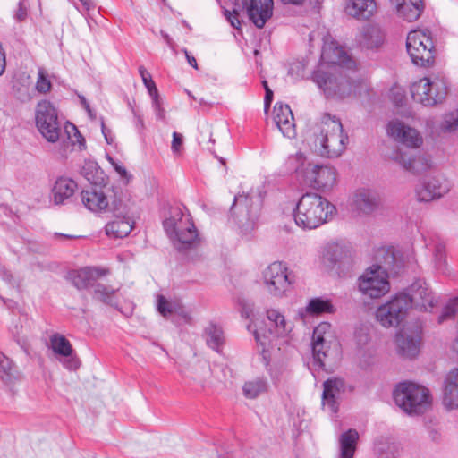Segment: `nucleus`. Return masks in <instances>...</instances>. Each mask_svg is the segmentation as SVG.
Segmentation results:
<instances>
[{
  "instance_id": "obj_53",
  "label": "nucleus",
  "mask_w": 458,
  "mask_h": 458,
  "mask_svg": "<svg viewBox=\"0 0 458 458\" xmlns=\"http://www.w3.org/2000/svg\"><path fill=\"white\" fill-rule=\"evenodd\" d=\"M112 165L114 166V170L123 177L125 179H129L131 175L128 174L125 167L118 163H116L113 158H108Z\"/></svg>"
},
{
  "instance_id": "obj_38",
  "label": "nucleus",
  "mask_w": 458,
  "mask_h": 458,
  "mask_svg": "<svg viewBox=\"0 0 458 458\" xmlns=\"http://www.w3.org/2000/svg\"><path fill=\"white\" fill-rule=\"evenodd\" d=\"M50 345L56 354L68 357L72 352L70 342L62 335L55 334L50 338Z\"/></svg>"
},
{
  "instance_id": "obj_55",
  "label": "nucleus",
  "mask_w": 458,
  "mask_h": 458,
  "mask_svg": "<svg viewBox=\"0 0 458 458\" xmlns=\"http://www.w3.org/2000/svg\"><path fill=\"white\" fill-rule=\"evenodd\" d=\"M239 14L238 13L236 12H233V13H229L228 16H227V20L229 21V22L231 23V25L233 27V28H236V29H239L240 26H241V21L239 20Z\"/></svg>"
},
{
  "instance_id": "obj_51",
  "label": "nucleus",
  "mask_w": 458,
  "mask_h": 458,
  "mask_svg": "<svg viewBox=\"0 0 458 458\" xmlns=\"http://www.w3.org/2000/svg\"><path fill=\"white\" fill-rule=\"evenodd\" d=\"M27 17V7L24 3V0H20L18 3V8L15 12L14 18L21 21Z\"/></svg>"
},
{
  "instance_id": "obj_39",
  "label": "nucleus",
  "mask_w": 458,
  "mask_h": 458,
  "mask_svg": "<svg viewBox=\"0 0 458 458\" xmlns=\"http://www.w3.org/2000/svg\"><path fill=\"white\" fill-rule=\"evenodd\" d=\"M334 311L335 308L331 301L321 298L311 299L306 307V312L313 315L333 313Z\"/></svg>"
},
{
  "instance_id": "obj_17",
  "label": "nucleus",
  "mask_w": 458,
  "mask_h": 458,
  "mask_svg": "<svg viewBox=\"0 0 458 458\" xmlns=\"http://www.w3.org/2000/svg\"><path fill=\"white\" fill-rule=\"evenodd\" d=\"M450 191V183L442 177H431L422 181L415 190L420 202H430L440 199Z\"/></svg>"
},
{
  "instance_id": "obj_19",
  "label": "nucleus",
  "mask_w": 458,
  "mask_h": 458,
  "mask_svg": "<svg viewBox=\"0 0 458 458\" xmlns=\"http://www.w3.org/2000/svg\"><path fill=\"white\" fill-rule=\"evenodd\" d=\"M23 379V374L16 362L0 352V381L12 395L17 393L16 386Z\"/></svg>"
},
{
  "instance_id": "obj_49",
  "label": "nucleus",
  "mask_w": 458,
  "mask_h": 458,
  "mask_svg": "<svg viewBox=\"0 0 458 458\" xmlns=\"http://www.w3.org/2000/svg\"><path fill=\"white\" fill-rule=\"evenodd\" d=\"M81 4V7H79L73 3L75 8L83 15H89V13L96 7L93 0H78Z\"/></svg>"
},
{
  "instance_id": "obj_30",
  "label": "nucleus",
  "mask_w": 458,
  "mask_h": 458,
  "mask_svg": "<svg viewBox=\"0 0 458 458\" xmlns=\"http://www.w3.org/2000/svg\"><path fill=\"white\" fill-rule=\"evenodd\" d=\"M133 228V222L125 216L115 215L114 218L106 224V233L107 236L118 239L126 237Z\"/></svg>"
},
{
  "instance_id": "obj_20",
  "label": "nucleus",
  "mask_w": 458,
  "mask_h": 458,
  "mask_svg": "<svg viewBox=\"0 0 458 458\" xmlns=\"http://www.w3.org/2000/svg\"><path fill=\"white\" fill-rule=\"evenodd\" d=\"M330 324L320 323L315 327L312 335V352L315 362L321 368L325 367V360L328 357L330 347L327 338L330 337Z\"/></svg>"
},
{
  "instance_id": "obj_64",
  "label": "nucleus",
  "mask_w": 458,
  "mask_h": 458,
  "mask_svg": "<svg viewBox=\"0 0 458 458\" xmlns=\"http://www.w3.org/2000/svg\"><path fill=\"white\" fill-rule=\"evenodd\" d=\"M102 132L106 138V142L110 144L111 142L109 141L108 136H107V129L106 128L104 123H102Z\"/></svg>"
},
{
  "instance_id": "obj_42",
  "label": "nucleus",
  "mask_w": 458,
  "mask_h": 458,
  "mask_svg": "<svg viewBox=\"0 0 458 458\" xmlns=\"http://www.w3.org/2000/svg\"><path fill=\"white\" fill-rule=\"evenodd\" d=\"M139 73L142 79L143 84L148 91L149 96L153 97L158 95V90L154 81L152 80V76L144 66L139 67Z\"/></svg>"
},
{
  "instance_id": "obj_12",
  "label": "nucleus",
  "mask_w": 458,
  "mask_h": 458,
  "mask_svg": "<svg viewBox=\"0 0 458 458\" xmlns=\"http://www.w3.org/2000/svg\"><path fill=\"white\" fill-rule=\"evenodd\" d=\"M260 211V199L258 196L238 195L234 197L231 214L237 216L239 225L245 233H250L256 225Z\"/></svg>"
},
{
  "instance_id": "obj_45",
  "label": "nucleus",
  "mask_w": 458,
  "mask_h": 458,
  "mask_svg": "<svg viewBox=\"0 0 458 458\" xmlns=\"http://www.w3.org/2000/svg\"><path fill=\"white\" fill-rule=\"evenodd\" d=\"M390 97L396 106H402L406 101L404 90L397 86H394L390 90Z\"/></svg>"
},
{
  "instance_id": "obj_2",
  "label": "nucleus",
  "mask_w": 458,
  "mask_h": 458,
  "mask_svg": "<svg viewBox=\"0 0 458 458\" xmlns=\"http://www.w3.org/2000/svg\"><path fill=\"white\" fill-rule=\"evenodd\" d=\"M313 148L322 157H339L346 149L349 138L341 121L328 114H323L313 127Z\"/></svg>"
},
{
  "instance_id": "obj_37",
  "label": "nucleus",
  "mask_w": 458,
  "mask_h": 458,
  "mask_svg": "<svg viewBox=\"0 0 458 458\" xmlns=\"http://www.w3.org/2000/svg\"><path fill=\"white\" fill-rule=\"evenodd\" d=\"M207 344L213 350L219 352L224 344V333L221 327L210 324L205 329Z\"/></svg>"
},
{
  "instance_id": "obj_10",
  "label": "nucleus",
  "mask_w": 458,
  "mask_h": 458,
  "mask_svg": "<svg viewBox=\"0 0 458 458\" xmlns=\"http://www.w3.org/2000/svg\"><path fill=\"white\" fill-rule=\"evenodd\" d=\"M36 126L41 135L51 143L59 140L63 124L58 118L55 107L47 100L38 103L35 111Z\"/></svg>"
},
{
  "instance_id": "obj_22",
  "label": "nucleus",
  "mask_w": 458,
  "mask_h": 458,
  "mask_svg": "<svg viewBox=\"0 0 458 458\" xmlns=\"http://www.w3.org/2000/svg\"><path fill=\"white\" fill-rule=\"evenodd\" d=\"M248 17L254 25L261 29L273 14V0H248L244 4Z\"/></svg>"
},
{
  "instance_id": "obj_43",
  "label": "nucleus",
  "mask_w": 458,
  "mask_h": 458,
  "mask_svg": "<svg viewBox=\"0 0 458 458\" xmlns=\"http://www.w3.org/2000/svg\"><path fill=\"white\" fill-rule=\"evenodd\" d=\"M0 277L12 289H17L20 286L19 279L13 275L4 265L0 264Z\"/></svg>"
},
{
  "instance_id": "obj_57",
  "label": "nucleus",
  "mask_w": 458,
  "mask_h": 458,
  "mask_svg": "<svg viewBox=\"0 0 458 458\" xmlns=\"http://www.w3.org/2000/svg\"><path fill=\"white\" fill-rule=\"evenodd\" d=\"M132 112H133L134 117H135L136 128L139 131H142L144 129V122H143L142 116L140 114H137V112L134 109L132 110Z\"/></svg>"
},
{
  "instance_id": "obj_15",
  "label": "nucleus",
  "mask_w": 458,
  "mask_h": 458,
  "mask_svg": "<svg viewBox=\"0 0 458 458\" xmlns=\"http://www.w3.org/2000/svg\"><path fill=\"white\" fill-rule=\"evenodd\" d=\"M267 318L268 327V335H261V329L254 331V337L257 343L263 347V352L266 351V346L270 342L280 336H284L291 331V326L286 322L284 316L277 310L270 309L267 310Z\"/></svg>"
},
{
  "instance_id": "obj_33",
  "label": "nucleus",
  "mask_w": 458,
  "mask_h": 458,
  "mask_svg": "<svg viewBox=\"0 0 458 458\" xmlns=\"http://www.w3.org/2000/svg\"><path fill=\"white\" fill-rule=\"evenodd\" d=\"M427 247L433 251L434 264L437 270L446 271L445 243L439 237L431 238L426 242Z\"/></svg>"
},
{
  "instance_id": "obj_40",
  "label": "nucleus",
  "mask_w": 458,
  "mask_h": 458,
  "mask_svg": "<svg viewBox=\"0 0 458 458\" xmlns=\"http://www.w3.org/2000/svg\"><path fill=\"white\" fill-rule=\"evenodd\" d=\"M267 390V382L263 378H256L243 385L242 391L245 397L254 399Z\"/></svg>"
},
{
  "instance_id": "obj_1",
  "label": "nucleus",
  "mask_w": 458,
  "mask_h": 458,
  "mask_svg": "<svg viewBox=\"0 0 458 458\" xmlns=\"http://www.w3.org/2000/svg\"><path fill=\"white\" fill-rule=\"evenodd\" d=\"M383 265H373L359 277V289L362 294L372 299L380 298L390 290L387 270L398 273L405 266L406 259L402 251L394 247L382 250Z\"/></svg>"
},
{
  "instance_id": "obj_24",
  "label": "nucleus",
  "mask_w": 458,
  "mask_h": 458,
  "mask_svg": "<svg viewBox=\"0 0 458 458\" xmlns=\"http://www.w3.org/2000/svg\"><path fill=\"white\" fill-rule=\"evenodd\" d=\"M274 121L284 137L293 139L296 136L293 114L288 105L276 104L274 107Z\"/></svg>"
},
{
  "instance_id": "obj_62",
  "label": "nucleus",
  "mask_w": 458,
  "mask_h": 458,
  "mask_svg": "<svg viewBox=\"0 0 458 458\" xmlns=\"http://www.w3.org/2000/svg\"><path fill=\"white\" fill-rule=\"evenodd\" d=\"M409 0H391V2L395 5V8L403 6V4H406Z\"/></svg>"
},
{
  "instance_id": "obj_63",
  "label": "nucleus",
  "mask_w": 458,
  "mask_h": 458,
  "mask_svg": "<svg viewBox=\"0 0 458 458\" xmlns=\"http://www.w3.org/2000/svg\"><path fill=\"white\" fill-rule=\"evenodd\" d=\"M284 4H301L304 0H282Z\"/></svg>"
},
{
  "instance_id": "obj_35",
  "label": "nucleus",
  "mask_w": 458,
  "mask_h": 458,
  "mask_svg": "<svg viewBox=\"0 0 458 458\" xmlns=\"http://www.w3.org/2000/svg\"><path fill=\"white\" fill-rule=\"evenodd\" d=\"M116 292L117 289L104 284H94L93 299L99 301L109 306H116Z\"/></svg>"
},
{
  "instance_id": "obj_4",
  "label": "nucleus",
  "mask_w": 458,
  "mask_h": 458,
  "mask_svg": "<svg viewBox=\"0 0 458 458\" xmlns=\"http://www.w3.org/2000/svg\"><path fill=\"white\" fill-rule=\"evenodd\" d=\"M335 208L326 198L315 192L303 194L299 199L294 221L303 229H315L333 216Z\"/></svg>"
},
{
  "instance_id": "obj_18",
  "label": "nucleus",
  "mask_w": 458,
  "mask_h": 458,
  "mask_svg": "<svg viewBox=\"0 0 458 458\" xmlns=\"http://www.w3.org/2000/svg\"><path fill=\"white\" fill-rule=\"evenodd\" d=\"M321 59L324 63L332 64L331 66H336L341 70L346 69L352 71L357 67V62L335 41L324 42Z\"/></svg>"
},
{
  "instance_id": "obj_58",
  "label": "nucleus",
  "mask_w": 458,
  "mask_h": 458,
  "mask_svg": "<svg viewBox=\"0 0 458 458\" xmlns=\"http://www.w3.org/2000/svg\"><path fill=\"white\" fill-rule=\"evenodd\" d=\"M188 64L194 69H198V64L194 56L191 55L187 49H183Z\"/></svg>"
},
{
  "instance_id": "obj_56",
  "label": "nucleus",
  "mask_w": 458,
  "mask_h": 458,
  "mask_svg": "<svg viewBox=\"0 0 458 458\" xmlns=\"http://www.w3.org/2000/svg\"><path fill=\"white\" fill-rule=\"evenodd\" d=\"M272 100H273V91L270 89V88H267V91L265 94V99H264L265 112H267V110L269 109Z\"/></svg>"
},
{
  "instance_id": "obj_28",
  "label": "nucleus",
  "mask_w": 458,
  "mask_h": 458,
  "mask_svg": "<svg viewBox=\"0 0 458 458\" xmlns=\"http://www.w3.org/2000/svg\"><path fill=\"white\" fill-rule=\"evenodd\" d=\"M411 292V296L409 295L410 300H411V305L414 304L425 311L430 310L435 306L437 302L436 298L425 283L417 282L413 284Z\"/></svg>"
},
{
  "instance_id": "obj_36",
  "label": "nucleus",
  "mask_w": 458,
  "mask_h": 458,
  "mask_svg": "<svg viewBox=\"0 0 458 458\" xmlns=\"http://www.w3.org/2000/svg\"><path fill=\"white\" fill-rule=\"evenodd\" d=\"M423 7L422 0H409L403 6L396 9V11L399 16L411 22L416 21L420 16Z\"/></svg>"
},
{
  "instance_id": "obj_21",
  "label": "nucleus",
  "mask_w": 458,
  "mask_h": 458,
  "mask_svg": "<svg viewBox=\"0 0 458 458\" xmlns=\"http://www.w3.org/2000/svg\"><path fill=\"white\" fill-rule=\"evenodd\" d=\"M352 204L360 213L370 215L380 207V194L374 189L360 188L353 194Z\"/></svg>"
},
{
  "instance_id": "obj_61",
  "label": "nucleus",
  "mask_w": 458,
  "mask_h": 458,
  "mask_svg": "<svg viewBox=\"0 0 458 458\" xmlns=\"http://www.w3.org/2000/svg\"><path fill=\"white\" fill-rule=\"evenodd\" d=\"M81 104L82 105L83 108L88 112L89 115H91V109L89 106V104L88 103L87 99L83 96H79Z\"/></svg>"
},
{
  "instance_id": "obj_7",
  "label": "nucleus",
  "mask_w": 458,
  "mask_h": 458,
  "mask_svg": "<svg viewBox=\"0 0 458 458\" xmlns=\"http://www.w3.org/2000/svg\"><path fill=\"white\" fill-rule=\"evenodd\" d=\"M447 92L446 79L439 75L421 78L411 86L413 100L425 106H433L441 103L445 98Z\"/></svg>"
},
{
  "instance_id": "obj_23",
  "label": "nucleus",
  "mask_w": 458,
  "mask_h": 458,
  "mask_svg": "<svg viewBox=\"0 0 458 458\" xmlns=\"http://www.w3.org/2000/svg\"><path fill=\"white\" fill-rule=\"evenodd\" d=\"M391 158L403 169L413 174H420L429 167L427 157L420 155H413L399 148L393 152Z\"/></svg>"
},
{
  "instance_id": "obj_11",
  "label": "nucleus",
  "mask_w": 458,
  "mask_h": 458,
  "mask_svg": "<svg viewBox=\"0 0 458 458\" xmlns=\"http://www.w3.org/2000/svg\"><path fill=\"white\" fill-rule=\"evenodd\" d=\"M411 307V300L409 294L400 293L377 308L376 318L385 327H397L404 319Z\"/></svg>"
},
{
  "instance_id": "obj_31",
  "label": "nucleus",
  "mask_w": 458,
  "mask_h": 458,
  "mask_svg": "<svg viewBox=\"0 0 458 458\" xmlns=\"http://www.w3.org/2000/svg\"><path fill=\"white\" fill-rule=\"evenodd\" d=\"M101 275L99 269L86 267L79 270L71 271L69 278L77 289L82 290L92 285L93 282Z\"/></svg>"
},
{
  "instance_id": "obj_5",
  "label": "nucleus",
  "mask_w": 458,
  "mask_h": 458,
  "mask_svg": "<svg viewBox=\"0 0 458 458\" xmlns=\"http://www.w3.org/2000/svg\"><path fill=\"white\" fill-rule=\"evenodd\" d=\"M312 80L327 98L342 99L352 90V81L336 66L318 68L313 72Z\"/></svg>"
},
{
  "instance_id": "obj_14",
  "label": "nucleus",
  "mask_w": 458,
  "mask_h": 458,
  "mask_svg": "<svg viewBox=\"0 0 458 458\" xmlns=\"http://www.w3.org/2000/svg\"><path fill=\"white\" fill-rule=\"evenodd\" d=\"M386 133L394 142L409 149H419L423 144L421 133L399 119L387 123Z\"/></svg>"
},
{
  "instance_id": "obj_60",
  "label": "nucleus",
  "mask_w": 458,
  "mask_h": 458,
  "mask_svg": "<svg viewBox=\"0 0 458 458\" xmlns=\"http://www.w3.org/2000/svg\"><path fill=\"white\" fill-rule=\"evenodd\" d=\"M5 64V55L3 50L0 48V75H2L4 72Z\"/></svg>"
},
{
  "instance_id": "obj_13",
  "label": "nucleus",
  "mask_w": 458,
  "mask_h": 458,
  "mask_svg": "<svg viewBox=\"0 0 458 458\" xmlns=\"http://www.w3.org/2000/svg\"><path fill=\"white\" fill-rule=\"evenodd\" d=\"M263 280L267 291L274 296H282L293 283L291 273L282 262L271 263L263 271Z\"/></svg>"
},
{
  "instance_id": "obj_52",
  "label": "nucleus",
  "mask_w": 458,
  "mask_h": 458,
  "mask_svg": "<svg viewBox=\"0 0 458 458\" xmlns=\"http://www.w3.org/2000/svg\"><path fill=\"white\" fill-rule=\"evenodd\" d=\"M183 137L181 133L174 132L173 133V140H172V150L174 153H178L182 145Z\"/></svg>"
},
{
  "instance_id": "obj_59",
  "label": "nucleus",
  "mask_w": 458,
  "mask_h": 458,
  "mask_svg": "<svg viewBox=\"0 0 458 458\" xmlns=\"http://www.w3.org/2000/svg\"><path fill=\"white\" fill-rule=\"evenodd\" d=\"M160 33H161L162 38L165 41V43L168 45V47L173 48L174 41H173L172 38L166 32H165L163 30H161Z\"/></svg>"
},
{
  "instance_id": "obj_29",
  "label": "nucleus",
  "mask_w": 458,
  "mask_h": 458,
  "mask_svg": "<svg viewBox=\"0 0 458 458\" xmlns=\"http://www.w3.org/2000/svg\"><path fill=\"white\" fill-rule=\"evenodd\" d=\"M77 190V183L67 177H59L52 188V199L55 205H61L69 199Z\"/></svg>"
},
{
  "instance_id": "obj_47",
  "label": "nucleus",
  "mask_w": 458,
  "mask_h": 458,
  "mask_svg": "<svg viewBox=\"0 0 458 458\" xmlns=\"http://www.w3.org/2000/svg\"><path fill=\"white\" fill-rule=\"evenodd\" d=\"M36 89L40 93H47L51 89V82L45 75L42 70L38 72V78L36 83Z\"/></svg>"
},
{
  "instance_id": "obj_32",
  "label": "nucleus",
  "mask_w": 458,
  "mask_h": 458,
  "mask_svg": "<svg viewBox=\"0 0 458 458\" xmlns=\"http://www.w3.org/2000/svg\"><path fill=\"white\" fill-rule=\"evenodd\" d=\"M359 440V433L356 429H348L339 437L338 458H354Z\"/></svg>"
},
{
  "instance_id": "obj_44",
  "label": "nucleus",
  "mask_w": 458,
  "mask_h": 458,
  "mask_svg": "<svg viewBox=\"0 0 458 458\" xmlns=\"http://www.w3.org/2000/svg\"><path fill=\"white\" fill-rule=\"evenodd\" d=\"M157 310L164 317H167L175 312L174 305L162 295H159L157 299Z\"/></svg>"
},
{
  "instance_id": "obj_8",
  "label": "nucleus",
  "mask_w": 458,
  "mask_h": 458,
  "mask_svg": "<svg viewBox=\"0 0 458 458\" xmlns=\"http://www.w3.org/2000/svg\"><path fill=\"white\" fill-rule=\"evenodd\" d=\"M293 159L299 163L295 171L302 174L306 182L312 188L327 191L335 185L337 172L334 166L311 163L305 165V157L302 153H297Z\"/></svg>"
},
{
  "instance_id": "obj_34",
  "label": "nucleus",
  "mask_w": 458,
  "mask_h": 458,
  "mask_svg": "<svg viewBox=\"0 0 458 458\" xmlns=\"http://www.w3.org/2000/svg\"><path fill=\"white\" fill-rule=\"evenodd\" d=\"M13 339L26 352L29 349L28 327L24 325L21 318H19L13 321L9 328Z\"/></svg>"
},
{
  "instance_id": "obj_46",
  "label": "nucleus",
  "mask_w": 458,
  "mask_h": 458,
  "mask_svg": "<svg viewBox=\"0 0 458 458\" xmlns=\"http://www.w3.org/2000/svg\"><path fill=\"white\" fill-rule=\"evenodd\" d=\"M428 438L435 445L443 444L445 439L442 431L436 426H429L428 428Z\"/></svg>"
},
{
  "instance_id": "obj_48",
  "label": "nucleus",
  "mask_w": 458,
  "mask_h": 458,
  "mask_svg": "<svg viewBox=\"0 0 458 458\" xmlns=\"http://www.w3.org/2000/svg\"><path fill=\"white\" fill-rule=\"evenodd\" d=\"M152 99V106L154 107L156 116L160 119H165V109L162 107V99L160 98L159 95H156L151 97Z\"/></svg>"
},
{
  "instance_id": "obj_54",
  "label": "nucleus",
  "mask_w": 458,
  "mask_h": 458,
  "mask_svg": "<svg viewBox=\"0 0 458 458\" xmlns=\"http://www.w3.org/2000/svg\"><path fill=\"white\" fill-rule=\"evenodd\" d=\"M69 127L71 128V130L72 131H74V134H78V142H79V148L81 150L84 149L85 148V140L80 135L79 133V131L77 130V128L72 124V123H67V125L65 126V131L70 134V131H69Z\"/></svg>"
},
{
  "instance_id": "obj_6",
  "label": "nucleus",
  "mask_w": 458,
  "mask_h": 458,
  "mask_svg": "<svg viewBox=\"0 0 458 458\" xmlns=\"http://www.w3.org/2000/svg\"><path fill=\"white\" fill-rule=\"evenodd\" d=\"M394 399L397 406L408 414H420L431 405L429 390L412 382H402L394 390Z\"/></svg>"
},
{
  "instance_id": "obj_50",
  "label": "nucleus",
  "mask_w": 458,
  "mask_h": 458,
  "mask_svg": "<svg viewBox=\"0 0 458 458\" xmlns=\"http://www.w3.org/2000/svg\"><path fill=\"white\" fill-rule=\"evenodd\" d=\"M93 171L98 172V165L95 162H86L84 166L81 169V174L85 176L88 181H91L93 179L92 173Z\"/></svg>"
},
{
  "instance_id": "obj_41",
  "label": "nucleus",
  "mask_w": 458,
  "mask_h": 458,
  "mask_svg": "<svg viewBox=\"0 0 458 458\" xmlns=\"http://www.w3.org/2000/svg\"><path fill=\"white\" fill-rule=\"evenodd\" d=\"M440 128L444 132H458V109L444 116Z\"/></svg>"
},
{
  "instance_id": "obj_3",
  "label": "nucleus",
  "mask_w": 458,
  "mask_h": 458,
  "mask_svg": "<svg viewBox=\"0 0 458 458\" xmlns=\"http://www.w3.org/2000/svg\"><path fill=\"white\" fill-rule=\"evenodd\" d=\"M164 229L169 236L174 248L180 252L196 249L200 244V237L188 214L181 208H172L169 216L163 223Z\"/></svg>"
},
{
  "instance_id": "obj_16",
  "label": "nucleus",
  "mask_w": 458,
  "mask_h": 458,
  "mask_svg": "<svg viewBox=\"0 0 458 458\" xmlns=\"http://www.w3.org/2000/svg\"><path fill=\"white\" fill-rule=\"evenodd\" d=\"M422 336V325L417 322L402 329L395 338L399 354L414 358L420 352Z\"/></svg>"
},
{
  "instance_id": "obj_9",
  "label": "nucleus",
  "mask_w": 458,
  "mask_h": 458,
  "mask_svg": "<svg viewBox=\"0 0 458 458\" xmlns=\"http://www.w3.org/2000/svg\"><path fill=\"white\" fill-rule=\"evenodd\" d=\"M406 47L414 64L428 67L434 64L435 47L428 31H411L406 38Z\"/></svg>"
},
{
  "instance_id": "obj_27",
  "label": "nucleus",
  "mask_w": 458,
  "mask_h": 458,
  "mask_svg": "<svg viewBox=\"0 0 458 458\" xmlns=\"http://www.w3.org/2000/svg\"><path fill=\"white\" fill-rule=\"evenodd\" d=\"M344 11L357 20L367 21L376 13L377 3L375 0H346Z\"/></svg>"
},
{
  "instance_id": "obj_25",
  "label": "nucleus",
  "mask_w": 458,
  "mask_h": 458,
  "mask_svg": "<svg viewBox=\"0 0 458 458\" xmlns=\"http://www.w3.org/2000/svg\"><path fill=\"white\" fill-rule=\"evenodd\" d=\"M322 406L323 409L336 413L338 411V396L344 388V382L339 378H329L323 384Z\"/></svg>"
},
{
  "instance_id": "obj_26",
  "label": "nucleus",
  "mask_w": 458,
  "mask_h": 458,
  "mask_svg": "<svg viewBox=\"0 0 458 458\" xmlns=\"http://www.w3.org/2000/svg\"><path fill=\"white\" fill-rule=\"evenodd\" d=\"M81 202L90 211L99 213L106 210L109 201L103 190L97 186L83 190L81 193Z\"/></svg>"
}]
</instances>
